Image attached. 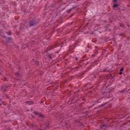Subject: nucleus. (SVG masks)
<instances>
[{
	"mask_svg": "<svg viewBox=\"0 0 130 130\" xmlns=\"http://www.w3.org/2000/svg\"><path fill=\"white\" fill-rule=\"evenodd\" d=\"M120 72H123V68H122L120 70Z\"/></svg>",
	"mask_w": 130,
	"mask_h": 130,
	"instance_id": "18",
	"label": "nucleus"
},
{
	"mask_svg": "<svg viewBox=\"0 0 130 130\" xmlns=\"http://www.w3.org/2000/svg\"><path fill=\"white\" fill-rule=\"evenodd\" d=\"M75 59H76V60H78V57H76L75 58Z\"/></svg>",
	"mask_w": 130,
	"mask_h": 130,
	"instance_id": "23",
	"label": "nucleus"
},
{
	"mask_svg": "<svg viewBox=\"0 0 130 130\" xmlns=\"http://www.w3.org/2000/svg\"><path fill=\"white\" fill-rule=\"evenodd\" d=\"M16 76H19V75H20V73H19V72H17L15 73Z\"/></svg>",
	"mask_w": 130,
	"mask_h": 130,
	"instance_id": "16",
	"label": "nucleus"
},
{
	"mask_svg": "<svg viewBox=\"0 0 130 130\" xmlns=\"http://www.w3.org/2000/svg\"><path fill=\"white\" fill-rule=\"evenodd\" d=\"M124 24L123 23H120V27H123Z\"/></svg>",
	"mask_w": 130,
	"mask_h": 130,
	"instance_id": "14",
	"label": "nucleus"
},
{
	"mask_svg": "<svg viewBox=\"0 0 130 130\" xmlns=\"http://www.w3.org/2000/svg\"><path fill=\"white\" fill-rule=\"evenodd\" d=\"M0 101H2V99H0Z\"/></svg>",
	"mask_w": 130,
	"mask_h": 130,
	"instance_id": "26",
	"label": "nucleus"
},
{
	"mask_svg": "<svg viewBox=\"0 0 130 130\" xmlns=\"http://www.w3.org/2000/svg\"><path fill=\"white\" fill-rule=\"evenodd\" d=\"M101 126H102L100 127L101 129H102V127H108V126H107V125H106V124H102L101 125Z\"/></svg>",
	"mask_w": 130,
	"mask_h": 130,
	"instance_id": "6",
	"label": "nucleus"
},
{
	"mask_svg": "<svg viewBox=\"0 0 130 130\" xmlns=\"http://www.w3.org/2000/svg\"><path fill=\"white\" fill-rule=\"evenodd\" d=\"M71 12H72V9H68L67 11V12L68 13V14H69V13H71Z\"/></svg>",
	"mask_w": 130,
	"mask_h": 130,
	"instance_id": "11",
	"label": "nucleus"
},
{
	"mask_svg": "<svg viewBox=\"0 0 130 130\" xmlns=\"http://www.w3.org/2000/svg\"><path fill=\"white\" fill-rule=\"evenodd\" d=\"M104 53H105V51H104L102 52V54H104Z\"/></svg>",
	"mask_w": 130,
	"mask_h": 130,
	"instance_id": "22",
	"label": "nucleus"
},
{
	"mask_svg": "<svg viewBox=\"0 0 130 130\" xmlns=\"http://www.w3.org/2000/svg\"><path fill=\"white\" fill-rule=\"evenodd\" d=\"M103 72H106V69L104 70Z\"/></svg>",
	"mask_w": 130,
	"mask_h": 130,
	"instance_id": "24",
	"label": "nucleus"
},
{
	"mask_svg": "<svg viewBox=\"0 0 130 130\" xmlns=\"http://www.w3.org/2000/svg\"><path fill=\"white\" fill-rule=\"evenodd\" d=\"M44 129H47V128H49V124H48V123H47L45 126V127H43Z\"/></svg>",
	"mask_w": 130,
	"mask_h": 130,
	"instance_id": "5",
	"label": "nucleus"
},
{
	"mask_svg": "<svg viewBox=\"0 0 130 130\" xmlns=\"http://www.w3.org/2000/svg\"><path fill=\"white\" fill-rule=\"evenodd\" d=\"M0 105H2V104H1Z\"/></svg>",
	"mask_w": 130,
	"mask_h": 130,
	"instance_id": "30",
	"label": "nucleus"
},
{
	"mask_svg": "<svg viewBox=\"0 0 130 130\" xmlns=\"http://www.w3.org/2000/svg\"><path fill=\"white\" fill-rule=\"evenodd\" d=\"M107 103H104V104H102L99 106V108H100V107H103L104 105H106Z\"/></svg>",
	"mask_w": 130,
	"mask_h": 130,
	"instance_id": "10",
	"label": "nucleus"
},
{
	"mask_svg": "<svg viewBox=\"0 0 130 130\" xmlns=\"http://www.w3.org/2000/svg\"><path fill=\"white\" fill-rule=\"evenodd\" d=\"M119 75H122V72L120 71L119 73Z\"/></svg>",
	"mask_w": 130,
	"mask_h": 130,
	"instance_id": "19",
	"label": "nucleus"
},
{
	"mask_svg": "<svg viewBox=\"0 0 130 130\" xmlns=\"http://www.w3.org/2000/svg\"><path fill=\"white\" fill-rule=\"evenodd\" d=\"M8 85H4L1 86V91L5 93V92H7V89H8Z\"/></svg>",
	"mask_w": 130,
	"mask_h": 130,
	"instance_id": "3",
	"label": "nucleus"
},
{
	"mask_svg": "<svg viewBox=\"0 0 130 130\" xmlns=\"http://www.w3.org/2000/svg\"><path fill=\"white\" fill-rule=\"evenodd\" d=\"M48 57L49 59H51L52 58V57H51V54L48 55Z\"/></svg>",
	"mask_w": 130,
	"mask_h": 130,
	"instance_id": "12",
	"label": "nucleus"
},
{
	"mask_svg": "<svg viewBox=\"0 0 130 130\" xmlns=\"http://www.w3.org/2000/svg\"><path fill=\"white\" fill-rule=\"evenodd\" d=\"M29 27H32V26H35V25H37L38 24V20L37 19L30 20L28 22Z\"/></svg>",
	"mask_w": 130,
	"mask_h": 130,
	"instance_id": "1",
	"label": "nucleus"
},
{
	"mask_svg": "<svg viewBox=\"0 0 130 130\" xmlns=\"http://www.w3.org/2000/svg\"><path fill=\"white\" fill-rule=\"evenodd\" d=\"M129 122H130V120H129Z\"/></svg>",
	"mask_w": 130,
	"mask_h": 130,
	"instance_id": "28",
	"label": "nucleus"
},
{
	"mask_svg": "<svg viewBox=\"0 0 130 130\" xmlns=\"http://www.w3.org/2000/svg\"><path fill=\"white\" fill-rule=\"evenodd\" d=\"M104 130H106V129H104Z\"/></svg>",
	"mask_w": 130,
	"mask_h": 130,
	"instance_id": "27",
	"label": "nucleus"
},
{
	"mask_svg": "<svg viewBox=\"0 0 130 130\" xmlns=\"http://www.w3.org/2000/svg\"><path fill=\"white\" fill-rule=\"evenodd\" d=\"M20 32L24 30V27L23 26V24L22 23L20 24Z\"/></svg>",
	"mask_w": 130,
	"mask_h": 130,
	"instance_id": "7",
	"label": "nucleus"
},
{
	"mask_svg": "<svg viewBox=\"0 0 130 130\" xmlns=\"http://www.w3.org/2000/svg\"><path fill=\"white\" fill-rule=\"evenodd\" d=\"M5 42L6 44H10L13 43V38L8 37L5 40Z\"/></svg>",
	"mask_w": 130,
	"mask_h": 130,
	"instance_id": "2",
	"label": "nucleus"
},
{
	"mask_svg": "<svg viewBox=\"0 0 130 130\" xmlns=\"http://www.w3.org/2000/svg\"><path fill=\"white\" fill-rule=\"evenodd\" d=\"M94 56V55H92V56Z\"/></svg>",
	"mask_w": 130,
	"mask_h": 130,
	"instance_id": "29",
	"label": "nucleus"
},
{
	"mask_svg": "<svg viewBox=\"0 0 130 130\" xmlns=\"http://www.w3.org/2000/svg\"><path fill=\"white\" fill-rule=\"evenodd\" d=\"M36 61V63H37V64H38V61L37 60H35Z\"/></svg>",
	"mask_w": 130,
	"mask_h": 130,
	"instance_id": "20",
	"label": "nucleus"
},
{
	"mask_svg": "<svg viewBox=\"0 0 130 130\" xmlns=\"http://www.w3.org/2000/svg\"><path fill=\"white\" fill-rule=\"evenodd\" d=\"M39 130H43L42 129H41V128H40V129H39Z\"/></svg>",
	"mask_w": 130,
	"mask_h": 130,
	"instance_id": "25",
	"label": "nucleus"
},
{
	"mask_svg": "<svg viewBox=\"0 0 130 130\" xmlns=\"http://www.w3.org/2000/svg\"><path fill=\"white\" fill-rule=\"evenodd\" d=\"M113 2H114V3H116V2H117V0H113Z\"/></svg>",
	"mask_w": 130,
	"mask_h": 130,
	"instance_id": "21",
	"label": "nucleus"
},
{
	"mask_svg": "<svg viewBox=\"0 0 130 130\" xmlns=\"http://www.w3.org/2000/svg\"><path fill=\"white\" fill-rule=\"evenodd\" d=\"M34 113L36 114V115H39V117H41V118H43V119L45 118V116L43 114H40L37 112H34Z\"/></svg>",
	"mask_w": 130,
	"mask_h": 130,
	"instance_id": "4",
	"label": "nucleus"
},
{
	"mask_svg": "<svg viewBox=\"0 0 130 130\" xmlns=\"http://www.w3.org/2000/svg\"><path fill=\"white\" fill-rule=\"evenodd\" d=\"M118 6V5L115 4V3H114L113 4V8H117V7Z\"/></svg>",
	"mask_w": 130,
	"mask_h": 130,
	"instance_id": "9",
	"label": "nucleus"
},
{
	"mask_svg": "<svg viewBox=\"0 0 130 130\" xmlns=\"http://www.w3.org/2000/svg\"><path fill=\"white\" fill-rule=\"evenodd\" d=\"M8 130H11V129H8Z\"/></svg>",
	"mask_w": 130,
	"mask_h": 130,
	"instance_id": "31",
	"label": "nucleus"
},
{
	"mask_svg": "<svg viewBox=\"0 0 130 130\" xmlns=\"http://www.w3.org/2000/svg\"><path fill=\"white\" fill-rule=\"evenodd\" d=\"M7 35H11V32H7Z\"/></svg>",
	"mask_w": 130,
	"mask_h": 130,
	"instance_id": "17",
	"label": "nucleus"
},
{
	"mask_svg": "<svg viewBox=\"0 0 130 130\" xmlns=\"http://www.w3.org/2000/svg\"><path fill=\"white\" fill-rule=\"evenodd\" d=\"M2 37L3 38H4L5 39V40H6V39H7V38H8L6 35L3 36Z\"/></svg>",
	"mask_w": 130,
	"mask_h": 130,
	"instance_id": "13",
	"label": "nucleus"
},
{
	"mask_svg": "<svg viewBox=\"0 0 130 130\" xmlns=\"http://www.w3.org/2000/svg\"><path fill=\"white\" fill-rule=\"evenodd\" d=\"M31 126H32V127H34V126H36V125H35L34 124H31Z\"/></svg>",
	"mask_w": 130,
	"mask_h": 130,
	"instance_id": "15",
	"label": "nucleus"
},
{
	"mask_svg": "<svg viewBox=\"0 0 130 130\" xmlns=\"http://www.w3.org/2000/svg\"><path fill=\"white\" fill-rule=\"evenodd\" d=\"M26 103H27L28 105H32V104H33V102H26Z\"/></svg>",
	"mask_w": 130,
	"mask_h": 130,
	"instance_id": "8",
	"label": "nucleus"
}]
</instances>
